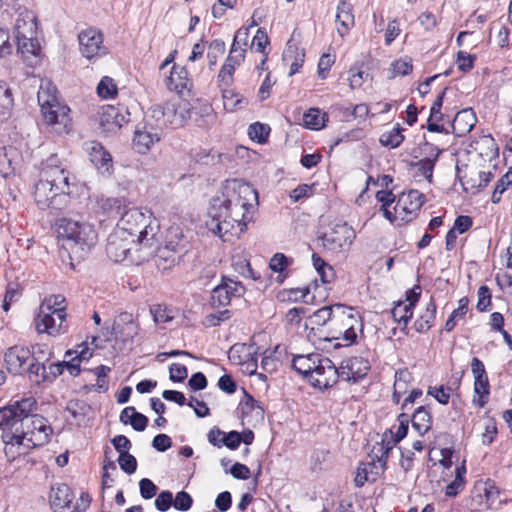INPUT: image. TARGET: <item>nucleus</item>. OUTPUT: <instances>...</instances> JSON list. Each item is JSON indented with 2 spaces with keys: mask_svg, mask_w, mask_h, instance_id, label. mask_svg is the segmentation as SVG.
Here are the masks:
<instances>
[{
  "mask_svg": "<svg viewBox=\"0 0 512 512\" xmlns=\"http://www.w3.org/2000/svg\"><path fill=\"white\" fill-rule=\"evenodd\" d=\"M258 194L248 183L227 181L221 196L214 197L209 209L208 229L220 238L228 233L238 235L246 230L251 220L250 210Z\"/></svg>",
  "mask_w": 512,
  "mask_h": 512,
  "instance_id": "1",
  "label": "nucleus"
},
{
  "mask_svg": "<svg viewBox=\"0 0 512 512\" xmlns=\"http://www.w3.org/2000/svg\"><path fill=\"white\" fill-rule=\"evenodd\" d=\"M52 428L48 421L37 414L26 413L21 419L19 427L3 433L5 454L15 457V454H24L28 450L48 443Z\"/></svg>",
  "mask_w": 512,
  "mask_h": 512,
  "instance_id": "2",
  "label": "nucleus"
},
{
  "mask_svg": "<svg viewBox=\"0 0 512 512\" xmlns=\"http://www.w3.org/2000/svg\"><path fill=\"white\" fill-rule=\"evenodd\" d=\"M115 229L136 238L139 246L137 251L144 252L143 256L135 259L136 261H144L153 254L157 243L158 225L152 224L151 213L148 210L143 211L136 207L128 208L126 206L120 214V219Z\"/></svg>",
  "mask_w": 512,
  "mask_h": 512,
  "instance_id": "3",
  "label": "nucleus"
},
{
  "mask_svg": "<svg viewBox=\"0 0 512 512\" xmlns=\"http://www.w3.org/2000/svg\"><path fill=\"white\" fill-rule=\"evenodd\" d=\"M58 237L71 258L84 259L98 240L94 227L85 221L62 218L57 222Z\"/></svg>",
  "mask_w": 512,
  "mask_h": 512,
  "instance_id": "4",
  "label": "nucleus"
},
{
  "mask_svg": "<svg viewBox=\"0 0 512 512\" xmlns=\"http://www.w3.org/2000/svg\"><path fill=\"white\" fill-rule=\"evenodd\" d=\"M37 99L45 123L59 135L69 133L72 128L70 108L59 100L57 88L51 81H41Z\"/></svg>",
  "mask_w": 512,
  "mask_h": 512,
  "instance_id": "5",
  "label": "nucleus"
},
{
  "mask_svg": "<svg viewBox=\"0 0 512 512\" xmlns=\"http://www.w3.org/2000/svg\"><path fill=\"white\" fill-rule=\"evenodd\" d=\"M66 318L64 296L58 294L45 297L34 319L36 331L53 337L59 336L67 331Z\"/></svg>",
  "mask_w": 512,
  "mask_h": 512,
  "instance_id": "6",
  "label": "nucleus"
},
{
  "mask_svg": "<svg viewBox=\"0 0 512 512\" xmlns=\"http://www.w3.org/2000/svg\"><path fill=\"white\" fill-rule=\"evenodd\" d=\"M191 117L190 103L180 97H173L164 104L152 106L146 113V121L151 128L182 127Z\"/></svg>",
  "mask_w": 512,
  "mask_h": 512,
  "instance_id": "7",
  "label": "nucleus"
},
{
  "mask_svg": "<svg viewBox=\"0 0 512 512\" xmlns=\"http://www.w3.org/2000/svg\"><path fill=\"white\" fill-rule=\"evenodd\" d=\"M363 323L358 313L350 307L338 308L336 318L330 325L328 341L334 342V348L347 347L356 342L358 334L362 332Z\"/></svg>",
  "mask_w": 512,
  "mask_h": 512,
  "instance_id": "8",
  "label": "nucleus"
},
{
  "mask_svg": "<svg viewBox=\"0 0 512 512\" xmlns=\"http://www.w3.org/2000/svg\"><path fill=\"white\" fill-rule=\"evenodd\" d=\"M62 174L59 170L42 169L41 178L35 185L34 197L35 202L40 209H56L61 210L68 203V195L58 190L56 186L50 183L49 179L55 174Z\"/></svg>",
  "mask_w": 512,
  "mask_h": 512,
  "instance_id": "9",
  "label": "nucleus"
},
{
  "mask_svg": "<svg viewBox=\"0 0 512 512\" xmlns=\"http://www.w3.org/2000/svg\"><path fill=\"white\" fill-rule=\"evenodd\" d=\"M241 35H244V40L248 39L249 28L239 29L234 36V40L231 45L229 55L226 58V61L222 65L218 74V80L220 82L221 87L228 88L232 85L234 72L236 68L239 67L245 59L246 48L245 43L243 45H240ZM232 96L233 92L231 90H223V97L225 99H228Z\"/></svg>",
  "mask_w": 512,
  "mask_h": 512,
  "instance_id": "10",
  "label": "nucleus"
},
{
  "mask_svg": "<svg viewBox=\"0 0 512 512\" xmlns=\"http://www.w3.org/2000/svg\"><path fill=\"white\" fill-rule=\"evenodd\" d=\"M37 21L34 12L24 9L18 13L14 34L18 50L22 54L35 55L39 49L36 39Z\"/></svg>",
  "mask_w": 512,
  "mask_h": 512,
  "instance_id": "11",
  "label": "nucleus"
},
{
  "mask_svg": "<svg viewBox=\"0 0 512 512\" xmlns=\"http://www.w3.org/2000/svg\"><path fill=\"white\" fill-rule=\"evenodd\" d=\"M137 249L139 246L136 238L120 230L115 229L108 237L106 252L114 262H121L130 256L132 262L139 263L135 259L143 256L144 252Z\"/></svg>",
  "mask_w": 512,
  "mask_h": 512,
  "instance_id": "12",
  "label": "nucleus"
},
{
  "mask_svg": "<svg viewBox=\"0 0 512 512\" xmlns=\"http://www.w3.org/2000/svg\"><path fill=\"white\" fill-rule=\"evenodd\" d=\"M389 444L390 442H388L386 446H380V454L376 455L377 460L373 459L371 462L361 463L358 466L356 476L354 479L355 485L357 487H362L368 481L374 482L377 479L378 475L385 471L388 455L389 452L392 450V446Z\"/></svg>",
  "mask_w": 512,
  "mask_h": 512,
  "instance_id": "13",
  "label": "nucleus"
},
{
  "mask_svg": "<svg viewBox=\"0 0 512 512\" xmlns=\"http://www.w3.org/2000/svg\"><path fill=\"white\" fill-rule=\"evenodd\" d=\"M355 239V232L347 223H336L322 237L323 246L335 253L347 250Z\"/></svg>",
  "mask_w": 512,
  "mask_h": 512,
  "instance_id": "14",
  "label": "nucleus"
},
{
  "mask_svg": "<svg viewBox=\"0 0 512 512\" xmlns=\"http://www.w3.org/2000/svg\"><path fill=\"white\" fill-rule=\"evenodd\" d=\"M37 402L33 397L24 398L0 408V426H10L13 430L19 427L26 413L36 410Z\"/></svg>",
  "mask_w": 512,
  "mask_h": 512,
  "instance_id": "15",
  "label": "nucleus"
},
{
  "mask_svg": "<svg viewBox=\"0 0 512 512\" xmlns=\"http://www.w3.org/2000/svg\"><path fill=\"white\" fill-rule=\"evenodd\" d=\"M425 202V197L418 190H410L407 193H402L394 207L395 221L401 222L411 221L420 210Z\"/></svg>",
  "mask_w": 512,
  "mask_h": 512,
  "instance_id": "16",
  "label": "nucleus"
},
{
  "mask_svg": "<svg viewBox=\"0 0 512 512\" xmlns=\"http://www.w3.org/2000/svg\"><path fill=\"white\" fill-rule=\"evenodd\" d=\"M97 115L100 133L108 135L116 133L128 122L129 113L123 108L105 105L99 109Z\"/></svg>",
  "mask_w": 512,
  "mask_h": 512,
  "instance_id": "17",
  "label": "nucleus"
},
{
  "mask_svg": "<svg viewBox=\"0 0 512 512\" xmlns=\"http://www.w3.org/2000/svg\"><path fill=\"white\" fill-rule=\"evenodd\" d=\"M81 54L87 59L104 56L108 53L103 43V34L96 28H88L78 35Z\"/></svg>",
  "mask_w": 512,
  "mask_h": 512,
  "instance_id": "18",
  "label": "nucleus"
},
{
  "mask_svg": "<svg viewBox=\"0 0 512 512\" xmlns=\"http://www.w3.org/2000/svg\"><path fill=\"white\" fill-rule=\"evenodd\" d=\"M339 378V368H336L329 358L321 356L308 380L314 387L326 389L333 386Z\"/></svg>",
  "mask_w": 512,
  "mask_h": 512,
  "instance_id": "19",
  "label": "nucleus"
},
{
  "mask_svg": "<svg viewBox=\"0 0 512 512\" xmlns=\"http://www.w3.org/2000/svg\"><path fill=\"white\" fill-rule=\"evenodd\" d=\"M244 286L239 281L224 278L222 283L215 287L211 295L213 307H224L230 304L233 297H239L244 293Z\"/></svg>",
  "mask_w": 512,
  "mask_h": 512,
  "instance_id": "20",
  "label": "nucleus"
},
{
  "mask_svg": "<svg viewBox=\"0 0 512 512\" xmlns=\"http://www.w3.org/2000/svg\"><path fill=\"white\" fill-rule=\"evenodd\" d=\"M85 149L98 172L110 176L113 172V159L109 151L97 141L86 142Z\"/></svg>",
  "mask_w": 512,
  "mask_h": 512,
  "instance_id": "21",
  "label": "nucleus"
},
{
  "mask_svg": "<svg viewBox=\"0 0 512 512\" xmlns=\"http://www.w3.org/2000/svg\"><path fill=\"white\" fill-rule=\"evenodd\" d=\"M32 358L30 349L23 346H13L4 354V362L10 373L21 375Z\"/></svg>",
  "mask_w": 512,
  "mask_h": 512,
  "instance_id": "22",
  "label": "nucleus"
},
{
  "mask_svg": "<svg viewBox=\"0 0 512 512\" xmlns=\"http://www.w3.org/2000/svg\"><path fill=\"white\" fill-rule=\"evenodd\" d=\"M112 330L117 338L122 341H130L138 335L139 324L133 314L122 312L115 318Z\"/></svg>",
  "mask_w": 512,
  "mask_h": 512,
  "instance_id": "23",
  "label": "nucleus"
},
{
  "mask_svg": "<svg viewBox=\"0 0 512 512\" xmlns=\"http://www.w3.org/2000/svg\"><path fill=\"white\" fill-rule=\"evenodd\" d=\"M370 369V363L363 357H351L339 368L340 379L356 382L366 376Z\"/></svg>",
  "mask_w": 512,
  "mask_h": 512,
  "instance_id": "24",
  "label": "nucleus"
},
{
  "mask_svg": "<svg viewBox=\"0 0 512 512\" xmlns=\"http://www.w3.org/2000/svg\"><path fill=\"white\" fill-rule=\"evenodd\" d=\"M237 411L242 421L248 424L258 423L264 418V409L248 394L240 401Z\"/></svg>",
  "mask_w": 512,
  "mask_h": 512,
  "instance_id": "25",
  "label": "nucleus"
},
{
  "mask_svg": "<svg viewBox=\"0 0 512 512\" xmlns=\"http://www.w3.org/2000/svg\"><path fill=\"white\" fill-rule=\"evenodd\" d=\"M161 136L162 130H158L155 126L151 128L145 120L143 130H136L133 143L139 153L145 154L155 143L160 141Z\"/></svg>",
  "mask_w": 512,
  "mask_h": 512,
  "instance_id": "26",
  "label": "nucleus"
},
{
  "mask_svg": "<svg viewBox=\"0 0 512 512\" xmlns=\"http://www.w3.org/2000/svg\"><path fill=\"white\" fill-rule=\"evenodd\" d=\"M42 169H50V170H59L62 174H55V176H51L49 179L50 183L56 186L58 190L66 193L69 196V187H70V173L66 169V167L61 163L60 159L56 155H52L49 157Z\"/></svg>",
  "mask_w": 512,
  "mask_h": 512,
  "instance_id": "27",
  "label": "nucleus"
},
{
  "mask_svg": "<svg viewBox=\"0 0 512 512\" xmlns=\"http://www.w3.org/2000/svg\"><path fill=\"white\" fill-rule=\"evenodd\" d=\"M21 162V156L14 147L0 148V174L3 177L13 175Z\"/></svg>",
  "mask_w": 512,
  "mask_h": 512,
  "instance_id": "28",
  "label": "nucleus"
},
{
  "mask_svg": "<svg viewBox=\"0 0 512 512\" xmlns=\"http://www.w3.org/2000/svg\"><path fill=\"white\" fill-rule=\"evenodd\" d=\"M166 86L169 90L175 91L178 94L189 90L191 80L188 77V71L184 67L173 66L170 75L166 79Z\"/></svg>",
  "mask_w": 512,
  "mask_h": 512,
  "instance_id": "29",
  "label": "nucleus"
},
{
  "mask_svg": "<svg viewBox=\"0 0 512 512\" xmlns=\"http://www.w3.org/2000/svg\"><path fill=\"white\" fill-rule=\"evenodd\" d=\"M477 118L472 109L459 111L452 122V129L455 135L462 137L469 133L475 126Z\"/></svg>",
  "mask_w": 512,
  "mask_h": 512,
  "instance_id": "30",
  "label": "nucleus"
},
{
  "mask_svg": "<svg viewBox=\"0 0 512 512\" xmlns=\"http://www.w3.org/2000/svg\"><path fill=\"white\" fill-rule=\"evenodd\" d=\"M354 22L352 6L346 0H340L336 13L338 34L343 37L354 26Z\"/></svg>",
  "mask_w": 512,
  "mask_h": 512,
  "instance_id": "31",
  "label": "nucleus"
},
{
  "mask_svg": "<svg viewBox=\"0 0 512 512\" xmlns=\"http://www.w3.org/2000/svg\"><path fill=\"white\" fill-rule=\"evenodd\" d=\"M74 496L70 487L64 483L56 484L51 488L50 503L55 512L68 507Z\"/></svg>",
  "mask_w": 512,
  "mask_h": 512,
  "instance_id": "32",
  "label": "nucleus"
},
{
  "mask_svg": "<svg viewBox=\"0 0 512 512\" xmlns=\"http://www.w3.org/2000/svg\"><path fill=\"white\" fill-rule=\"evenodd\" d=\"M305 52L303 49H300L296 43L290 39L287 42V47L283 52V59L285 61L293 60L290 65L289 75L292 76L295 73L299 72L300 68L304 63Z\"/></svg>",
  "mask_w": 512,
  "mask_h": 512,
  "instance_id": "33",
  "label": "nucleus"
},
{
  "mask_svg": "<svg viewBox=\"0 0 512 512\" xmlns=\"http://www.w3.org/2000/svg\"><path fill=\"white\" fill-rule=\"evenodd\" d=\"M321 356L318 353L297 355L293 358L292 366L298 373L309 378L312 371L315 370V366L319 363Z\"/></svg>",
  "mask_w": 512,
  "mask_h": 512,
  "instance_id": "34",
  "label": "nucleus"
},
{
  "mask_svg": "<svg viewBox=\"0 0 512 512\" xmlns=\"http://www.w3.org/2000/svg\"><path fill=\"white\" fill-rule=\"evenodd\" d=\"M436 318V304L431 298L425 305L423 311H421L419 317L414 322L416 331L423 333L428 331Z\"/></svg>",
  "mask_w": 512,
  "mask_h": 512,
  "instance_id": "35",
  "label": "nucleus"
},
{
  "mask_svg": "<svg viewBox=\"0 0 512 512\" xmlns=\"http://www.w3.org/2000/svg\"><path fill=\"white\" fill-rule=\"evenodd\" d=\"M412 428L419 435L424 436L432 427V416L424 407H419L411 418Z\"/></svg>",
  "mask_w": 512,
  "mask_h": 512,
  "instance_id": "36",
  "label": "nucleus"
},
{
  "mask_svg": "<svg viewBox=\"0 0 512 512\" xmlns=\"http://www.w3.org/2000/svg\"><path fill=\"white\" fill-rule=\"evenodd\" d=\"M411 381L412 374L407 369L396 371L392 395V399L396 404L400 402L401 396L408 391Z\"/></svg>",
  "mask_w": 512,
  "mask_h": 512,
  "instance_id": "37",
  "label": "nucleus"
},
{
  "mask_svg": "<svg viewBox=\"0 0 512 512\" xmlns=\"http://www.w3.org/2000/svg\"><path fill=\"white\" fill-rule=\"evenodd\" d=\"M398 421H399V424L396 428V431L393 432L392 430H390L389 436L387 434H384V439L382 440L380 446L381 445L386 446L388 444V442H390L389 445H391L393 448L394 445H396V443L401 441L407 435L408 424H409L408 415L400 414L398 417Z\"/></svg>",
  "mask_w": 512,
  "mask_h": 512,
  "instance_id": "38",
  "label": "nucleus"
},
{
  "mask_svg": "<svg viewBox=\"0 0 512 512\" xmlns=\"http://www.w3.org/2000/svg\"><path fill=\"white\" fill-rule=\"evenodd\" d=\"M48 361V357L37 356L36 361L30 360L25 372L28 373L29 378L36 382L41 383L47 379L45 362Z\"/></svg>",
  "mask_w": 512,
  "mask_h": 512,
  "instance_id": "39",
  "label": "nucleus"
},
{
  "mask_svg": "<svg viewBox=\"0 0 512 512\" xmlns=\"http://www.w3.org/2000/svg\"><path fill=\"white\" fill-rule=\"evenodd\" d=\"M232 266L236 272L245 278L256 280L260 277L250 266V262L243 252L236 253L232 256Z\"/></svg>",
  "mask_w": 512,
  "mask_h": 512,
  "instance_id": "40",
  "label": "nucleus"
},
{
  "mask_svg": "<svg viewBox=\"0 0 512 512\" xmlns=\"http://www.w3.org/2000/svg\"><path fill=\"white\" fill-rule=\"evenodd\" d=\"M468 304L469 300L467 297H462L458 301V307L452 311L444 325L445 331L451 332L460 321L464 320L469 311Z\"/></svg>",
  "mask_w": 512,
  "mask_h": 512,
  "instance_id": "41",
  "label": "nucleus"
},
{
  "mask_svg": "<svg viewBox=\"0 0 512 512\" xmlns=\"http://www.w3.org/2000/svg\"><path fill=\"white\" fill-rule=\"evenodd\" d=\"M327 119V114L318 108H310L303 115L304 126L312 130L322 129Z\"/></svg>",
  "mask_w": 512,
  "mask_h": 512,
  "instance_id": "42",
  "label": "nucleus"
},
{
  "mask_svg": "<svg viewBox=\"0 0 512 512\" xmlns=\"http://www.w3.org/2000/svg\"><path fill=\"white\" fill-rule=\"evenodd\" d=\"M391 314L396 323L406 327L413 316V308L410 303L400 300L394 305Z\"/></svg>",
  "mask_w": 512,
  "mask_h": 512,
  "instance_id": "43",
  "label": "nucleus"
},
{
  "mask_svg": "<svg viewBox=\"0 0 512 512\" xmlns=\"http://www.w3.org/2000/svg\"><path fill=\"white\" fill-rule=\"evenodd\" d=\"M342 306L341 304H335L318 309L312 316L313 322L317 325H332L336 318V310L342 308Z\"/></svg>",
  "mask_w": 512,
  "mask_h": 512,
  "instance_id": "44",
  "label": "nucleus"
},
{
  "mask_svg": "<svg viewBox=\"0 0 512 512\" xmlns=\"http://www.w3.org/2000/svg\"><path fill=\"white\" fill-rule=\"evenodd\" d=\"M474 393V404L480 408L484 407L488 402V396L490 393L488 377L474 380Z\"/></svg>",
  "mask_w": 512,
  "mask_h": 512,
  "instance_id": "45",
  "label": "nucleus"
},
{
  "mask_svg": "<svg viewBox=\"0 0 512 512\" xmlns=\"http://www.w3.org/2000/svg\"><path fill=\"white\" fill-rule=\"evenodd\" d=\"M402 131L403 128L397 125L392 130L383 133L379 139L380 144L391 149L399 147L404 141Z\"/></svg>",
  "mask_w": 512,
  "mask_h": 512,
  "instance_id": "46",
  "label": "nucleus"
},
{
  "mask_svg": "<svg viewBox=\"0 0 512 512\" xmlns=\"http://www.w3.org/2000/svg\"><path fill=\"white\" fill-rule=\"evenodd\" d=\"M313 266L320 276L323 283H330L334 279V270L332 266L326 263L319 255H312Z\"/></svg>",
  "mask_w": 512,
  "mask_h": 512,
  "instance_id": "47",
  "label": "nucleus"
},
{
  "mask_svg": "<svg viewBox=\"0 0 512 512\" xmlns=\"http://www.w3.org/2000/svg\"><path fill=\"white\" fill-rule=\"evenodd\" d=\"M376 199L382 204L381 211L383 212V216L390 222H394V212L390 211L388 208L395 200L393 193L388 190H379L376 193Z\"/></svg>",
  "mask_w": 512,
  "mask_h": 512,
  "instance_id": "48",
  "label": "nucleus"
},
{
  "mask_svg": "<svg viewBox=\"0 0 512 512\" xmlns=\"http://www.w3.org/2000/svg\"><path fill=\"white\" fill-rule=\"evenodd\" d=\"M413 69L412 60L410 58H400L391 63L389 68V77L408 75Z\"/></svg>",
  "mask_w": 512,
  "mask_h": 512,
  "instance_id": "49",
  "label": "nucleus"
},
{
  "mask_svg": "<svg viewBox=\"0 0 512 512\" xmlns=\"http://www.w3.org/2000/svg\"><path fill=\"white\" fill-rule=\"evenodd\" d=\"M465 473H466V469L463 465L460 467H457L454 480L446 487V495L447 496L455 497L464 489V487H465L464 474Z\"/></svg>",
  "mask_w": 512,
  "mask_h": 512,
  "instance_id": "50",
  "label": "nucleus"
},
{
  "mask_svg": "<svg viewBox=\"0 0 512 512\" xmlns=\"http://www.w3.org/2000/svg\"><path fill=\"white\" fill-rule=\"evenodd\" d=\"M270 128L268 125L255 122L249 126L248 135L251 140L258 143H265L267 141Z\"/></svg>",
  "mask_w": 512,
  "mask_h": 512,
  "instance_id": "51",
  "label": "nucleus"
},
{
  "mask_svg": "<svg viewBox=\"0 0 512 512\" xmlns=\"http://www.w3.org/2000/svg\"><path fill=\"white\" fill-rule=\"evenodd\" d=\"M512 185V170L507 171L497 182V185L492 193L491 200L493 203H498L501 200L503 192Z\"/></svg>",
  "mask_w": 512,
  "mask_h": 512,
  "instance_id": "52",
  "label": "nucleus"
},
{
  "mask_svg": "<svg viewBox=\"0 0 512 512\" xmlns=\"http://www.w3.org/2000/svg\"><path fill=\"white\" fill-rule=\"evenodd\" d=\"M126 206V201L120 198H106L101 201V207L105 211L116 215H120Z\"/></svg>",
  "mask_w": 512,
  "mask_h": 512,
  "instance_id": "53",
  "label": "nucleus"
},
{
  "mask_svg": "<svg viewBox=\"0 0 512 512\" xmlns=\"http://www.w3.org/2000/svg\"><path fill=\"white\" fill-rule=\"evenodd\" d=\"M97 92L102 98H111L116 95L117 87L112 78L105 76L99 82Z\"/></svg>",
  "mask_w": 512,
  "mask_h": 512,
  "instance_id": "54",
  "label": "nucleus"
},
{
  "mask_svg": "<svg viewBox=\"0 0 512 512\" xmlns=\"http://www.w3.org/2000/svg\"><path fill=\"white\" fill-rule=\"evenodd\" d=\"M66 358L68 357H74L78 360V362L88 360L92 356V350L90 349L88 343L82 342L81 344L77 345L75 349L68 350L65 354Z\"/></svg>",
  "mask_w": 512,
  "mask_h": 512,
  "instance_id": "55",
  "label": "nucleus"
},
{
  "mask_svg": "<svg viewBox=\"0 0 512 512\" xmlns=\"http://www.w3.org/2000/svg\"><path fill=\"white\" fill-rule=\"evenodd\" d=\"M335 63V55L324 53L318 62L317 74L319 78L325 79L332 65Z\"/></svg>",
  "mask_w": 512,
  "mask_h": 512,
  "instance_id": "56",
  "label": "nucleus"
},
{
  "mask_svg": "<svg viewBox=\"0 0 512 512\" xmlns=\"http://www.w3.org/2000/svg\"><path fill=\"white\" fill-rule=\"evenodd\" d=\"M225 52V43L222 40H213L209 45V51L207 53V58L209 59L210 65H215L217 62L218 56L224 54Z\"/></svg>",
  "mask_w": 512,
  "mask_h": 512,
  "instance_id": "57",
  "label": "nucleus"
},
{
  "mask_svg": "<svg viewBox=\"0 0 512 512\" xmlns=\"http://www.w3.org/2000/svg\"><path fill=\"white\" fill-rule=\"evenodd\" d=\"M118 463L120 468L125 471L127 474H133L137 468V461L135 457L131 454L121 453L118 458Z\"/></svg>",
  "mask_w": 512,
  "mask_h": 512,
  "instance_id": "58",
  "label": "nucleus"
},
{
  "mask_svg": "<svg viewBox=\"0 0 512 512\" xmlns=\"http://www.w3.org/2000/svg\"><path fill=\"white\" fill-rule=\"evenodd\" d=\"M478 301L476 308L480 312L486 311L491 305V293L487 286H480L478 289Z\"/></svg>",
  "mask_w": 512,
  "mask_h": 512,
  "instance_id": "59",
  "label": "nucleus"
},
{
  "mask_svg": "<svg viewBox=\"0 0 512 512\" xmlns=\"http://www.w3.org/2000/svg\"><path fill=\"white\" fill-rule=\"evenodd\" d=\"M314 193V185L301 184L290 192V198L293 202H298L303 198H309Z\"/></svg>",
  "mask_w": 512,
  "mask_h": 512,
  "instance_id": "60",
  "label": "nucleus"
},
{
  "mask_svg": "<svg viewBox=\"0 0 512 512\" xmlns=\"http://www.w3.org/2000/svg\"><path fill=\"white\" fill-rule=\"evenodd\" d=\"M428 394L433 396L440 404L446 405L450 399V389L444 386H430Z\"/></svg>",
  "mask_w": 512,
  "mask_h": 512,
  "instance_id": "61",
  "label": "nucleus"
},
{
  "mask_svg": "<svg viewBox=\"0 0 512 512\" xmlns=\"http://www.w3.org/2000/svg\"><path fill=\"white\" fill-rule=\"evenodd\" d=\"M193 503L192 497L185 491H180L173 499V506L179 511H187L191 508Z\"/></svg>",
  "mask_w": 512,
  "mask_h": 512,
  "instance_id": "62",
  "label": "nucleus"
},
{
  "mask_svg": "<svg viewBox=\"0 0 512 512\" xmlns=\"http://www.w3.org/2000/svg\"><path fill=\"white\" fill-rule=\"evenodd\" d=\"M291 260L288 259L283 253H276L269 262V267L274 272H283L290 264Z\"/></svg>",
  "mask_w": 512,
  "mask_h": 512,
  "instance_id": "63",
  "label": "nucleus"
},
{
  "mask_svg": "<svg viewBox=\"0 0 512 512\" xmlns=\"http://www.w3.org/2000/svg\"><path fill=\"white\" fill-rule=\"evenodd\" d=\"M173 505V495L170 491H162L155 499V507L161 511H167Z\"/></svg>",
  "mask_w": 512,
  "mask_h": 512,
  "instance_id": "64",
  "label": "nucleus"
}]
</instances>
